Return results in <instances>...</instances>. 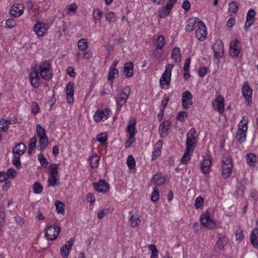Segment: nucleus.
<instances>
[{
	"label": "nucleus",
	"mask_w": 258,
	"mask_h": 258,
	"mask_svg": "<svg viewBox=\"0 0 258 258\" xmlns=\"http://www.w3.org/2000/svg\"><path fill=\"white\" fill-rule=\"evenodd\" d=\"M34 67L29 75L31 84L35 88L38 87L40 84L39 74L41 77L46 80L51 79L53 76L51 67L49 62H44L39 66L38 69Z\"/></svg>",
	"instance_id": "nucleus-1"
},
{
	"label": "nucleus",
	"mask_w": 258,
	"mask_h": 258,
	"mask_svg": "<svg viewBox=\"0 0 258 258\" xmlns=\"http://www.w3.org/2000/svg\"><path fill=\"white\" fill-rule=\"evenodd\" d=\"M173 67V65L171 64H167L166 65L165 70L160 79V86L162 88H163V86L164 84L168 86L169 85L171 81V71Z\"/></svg>",
	"instance_id": "nucleus-2"
},
{
	"label": "nucleus",
	"mask_w": 258,
	"mask_h": 258,
	"mask_svg": "<svg viewBox=\"0 0 258 258\" xmlns=\"http://www.w3.org/2000/svg\"><path fill=\"white\" fill-rule=\"evenodd\" d=\"M60 231V227L52 225L46 227L45 235L48 240H53L57 237Z\"/></svg>",
	"instance_id": "nucleus-3"
},
{
	"label": "nucleus",
	"mask_w": 258,
	"mask_h": 258,
	"mask_svg": "<svg viewBox=\"0 0 258 258\" xmlns=\"http://www.w3.org/2000/svg\"><path fill=\"white\" fill-rule=\"evenodd\" d=\"M196 131L195 129L190 130L187 134L186 141V148L192 149L195 148L197 142L196 137Z\"/></svg>",
	"instance_id": "nucleus-4"
},
{
	"label": "nucleus",
	"mask_w": 258,
	"mask_h": 258,
	"mask_svg": "<svg viewBox=\"0 0 258 258\" xmlns=\"http://www.w3.org/2000/svg\"><path fill=\"white\" fill-rule=\"evenodd\" d=\"M130 93V89L129 87H126L121 92L118 98L116 99V102L117 106V110H120V108L125 104L128 95Z\"/></svg>",
	"instance_id": "nucleus-5"
},
{
	"label": "nucleus",
	"mask_w": 258,
	"mask_h": 258,
	"mask_svg": "<svg viewBox=\"0 0 258 258\" xmlns=\"http://www.w3.org/2000/svg\"><path fill=\"white\" fill-rule=\"evenodd\" d=\"M192 95L189 91L182 93V106L183 109L187 110L192 105Z\"/></svg>",
	"instance_id": "nucleus-6"
},
{
	"label": "nucleus",
	"mask_w": 258,
	"mask_h": 258,
	"mask_svg": "<svg viewBox=\"0 0 258 258\" xmlns=\"http://www.w3.org/2000/svg\"><path fill=\"white\" fill-rule=\"evenodd\" d=\"M198 24H199V27L196 31V37L198 40L203 41L207 37V29L206 26L202 21H199Z\"/></svg>",
	"instance_id": "nucleus-7"
},
{
	"label": "nucleus",
	"mask_w": 258,
	"mask_h": 258,
	"mask_svg": "<svg viewBox=\"0 0 258 258\" xmlns=\"http://www.w3.org/2000/svg\"><path fill=\"white\" fill-rule=\"evenodd\" d=\"M239 44V41L236 39L230 42L229 53L232 57L235 58L238 56L241 49Z\"/></svg>",
	"instance_id": "nucleus-8"
},
{
	"label": "nucleus",
	"mask_w": 258,
	"mask_h": 258,
	"mask_svg": "<svg viewBox=\"0 0 258 258\" xmlns=\"http://www.w3.org/2000/svg\"><path fill=\"white\" fill-rule=\"evenodd\" d=\"M214 56L216 58L221 57L224 53V46L221 40H217L213 45Z\"/></svg>",
	"instance_id": "nucleus-9"
},
{
	"label": "nucleus",
	"mask_w": 258,
	"mask_h": 258,
	"mask_svg": "<svg viewBox=\"0 0 258 258\" xmlns=\"http://www.w3.org/2000/svg\"><path fill=\"white\" fill-rule=\"evenodd\" d=\"M111 110L109 108H106L104 110H98L94 115V120L97 122H99L102 120L106 119L109 117Z\"/></svg>",
	"instance_id": "nucleus-10"
},
{
	"label": "nucleus",
	"mask_w": 258,
	"mask_h": 258,
	"mask_svg": "<svg viewBox=\"0 0 258 258\" xmlns=\"http://www.w3.org/2000/svg\"><path fill=\"white\" fill-rule=\"evenodd\" d=\"M94 188L98 192L105 193L109 189V185L104 180H100L97 182L93 183Z\"/></svg>",
	"instance_id": "nucleus-11"
},
{
	"label": "nucleus",
	"mask_w": 258,
	"mask_h": 258,
	"mask_svg": "<svg viewBox=\"0 0 258 258\" xmlns=\"http://www.w3.org/2000/svg\"><path fill=\"white\" fill-rule=\"evenodd\" d=\"M200 221L202 225L209 229H213L216 226L215 222L208 215H202Z\"/></svg>",
	"instance_id": "nucleus-12"
},
{
	"label": "nucleus",
	"mask_w": 258,
	"mask_h": 258,
	"mask_svg": "<svg viewBox=\"0 0 258 258\" xmlns=\"http://www.w3.org/2000/svg\"><path fill=\"white\" fill-rule=\"evenodd\" d=\"M48 27L45 23L39 22L34 25L33 29L36 34L40 37L44 35Z\"/></svg>",
	"instance_id": "nucleus-13"
},
{
	"label": "nucleus",
	"mask_w": 258,
	"mask_h": 258,
	"mask_svg": "<svg viewBox=\"0 0 258 258\" xmlns=\"http://www.w3.org/2000/svg\"><path fill=\"white\" fill-rule=\"evenodd\" d=\"M24 6L21 4H14L10 10V14L14 17L20 16L24 12Z\"/></svg>",
	"instance_id": "nucleus-14"
},
{
	"label": "nucleus",
	"mask_w": 258,
	"mask_h": 258,
	"mask_svg": "<svg viewBox=\"0 0 258 258\" xmlns=\"http://www.w3.org/2000/svg\"><path fill=\"white\" fill-rule=\"evenodd\" d=\"M255 15V12L253 9L249 10L246 15V20L244 24V29L246 31H247L248 28L253 24Z\"/></svg>",
	"instance_id": "nucleus-15"
},
{
	"label": "nucleus",
	"mask_w": 258,
	"mask_h": 258,
	"mask_svg": "<svg viewBox=\"0 0 258 258\" xmlns=\"http://www.w3.org/2000/svg\"><path fill=\"white\" fill-rule=\"evenodd\" d=\"M214 107L217 108V110L220 114H222L224 111V98L221 96H218L215 103L213 104Z\"/></svg>",
	"instance_id": "nucleus-16"
},
{
	"label": "nucleus",
	"mask_w": 258,
	"mask_h": 258,
	"mask_svg": "<svg viewBox=\"0 0 258 258\" xmlns=\"http://www.w3.org/2000/svg\"><path fill=\"white\" fill-rule=\"evenodd\" d=\"M211 160L210 158H204L201 163V169L204 174H208L211 171Z\"/></svg>",
	"instance_id": "nucleus-17"
},
{
	"label": "nucleus",
	"mask_w": 258,
	"mask_h": 258,
	"mask_svg": "<svg viewBox=\"0 0 258 258\" xmlns=\"http://www.w3.org/2000/svg\"><path fill=\"white\" fill-rule=\"evenodd\" d=\"M242 94L245 99L248 102H251L252 90L247 85H244L242 88Z\"/></svg>",
	"instance_id": "nucleus-18"
},
{
	"label": "nucleus",
	"mask_w": 258,
	"mask_h": 258,
	"mask_svg": "<svg viewBox=\"0 0 258 258\" xmlns=\"http://www.w3.org/2000/svg\"><path fill=\"white\" fill-rule=\"evenodd\" d=\"M134 64L132 61L125 63L123 67V74L127 77H131L133 75V68Z\"/></svg>",
	"instance_id": "nucleus-19"
},
{
	"label": "nucleus",
	"mask_w": 258,
	"mask_h": 258,
	"mask_svg": "<svg viewBox=\"0 0 258 258\" xmlns=\"http://www.w3.org/2000/svg\"><path fill=\"white\" fill-rule=\"evenodd\" d=\"M26 150V146L23 143L18 144L13 148L12 152L14 154L20 156L23 155Z\"/></svg>",
	"instance_id": "nucleus-20"
},
{
	"label": "nucleus",
	"mask_w": 258,
	"mask_h": 258,
	"mask_svg": "<svg viewBox=\"0 0 258 258\" xmlns=\"http://www.w3.org/2000/svg\"><path fill=\"white\" fill-rule=\"evenodd\" d=\"M171 57L175 62H180L181 60V54L178 47H174L172 51Z\"/></svg>",
	"instance_id": "nucleus-21"
},
{
	"label": "nucleus",
	"mask_w": 258,
	"mask_h": 258,
	"mask_svg": "<svg viewBox=\"0 0 258 258\" xmlns=\"http://www.w3.org/2000/svg\"><path fill=\"white\" fill-rule=\"evenodd\" d=\"M162 146V141L161 140L158 141L155 145V150L152 153V160L156 159L160 155L161 150L160 148Z\"/></svg>",
	"instance_id": "nucleus-22"
},
{
	"label": "nucleus",
	"mask_w": 258,
	"mask_h": 258,
	"mask_svg": "<svg viewBox=\"0 0 258 258\" xmlns=\"http://www.w3.org/2000/svg\"><path fill=\"white\" fill-rule=\"evenodd\" d=\"M194 150L186 148V151L181 159V162L183 164H186L191 158V156Z\"/></svg>",
	"instance_id": "nucleus-23"
},
{
	"label": "nucleus",
	"mask_w": 258,
	"mask_h": 258,
	"mask_svg": "<svg viewBox=\"0 0 258 258\" xmlns=\"http://www.w3.org/2000/svg\"><path fill=\"white\" fill-rule=\"evenodd\" d=\"M256 234H258V229H254L250 235V240L251 244L254 248H258V242Z\"/></svg>",
	"instance_id": "nucleus-24"
},
{
	"label": "nucleus",
	"mask_w": 258,
	"mask_h": 258,
	"mask_svg": "<svg viewBox=\"0 0 258 258\" xmlns=\"http://www.w3.org/2000/svg\"><path fill=\"white\" fill-rule=\"evenodd\" d=\"M170 126V122L167 120L163 121L160 125L159 127V132L162 135V134H164L166 132Z\"/></svg>",
	"instance_id": "nucleus-25"
},
{
	"label": "nucleus",
	"mask_w": 258,
	"mask_h": 258,
	"mask_svg": "<svg viewBox=\"0 0 258 258\" xmlns=\"http://www.w3.org/2000/svg\"><path fill=\"white\" fill-rule=\"evenodd\" d=\"M37 139L36 137H34L29 140V145L28 147V153L29 155L32 154V152L35 150Z\"/></svg>",
	"instance_id": "nucleus-26"
},
{
	"label": "nucleus",
	"mask_w": 258,
	"mask_h": 258,
	"mask_svg": "<svg viewBox=\"0 0 258 258\" xmlns=\"http://www.w3.org/2000/svg\"><path fill=\"white\" fill-rule=\"evenodd\" d=\"M228 239L225 236H221L217 242V248L222 249L224 246L227 244Z\"/></svg>",
	"instance_id": "nucleus-27"
},
{
	"label": "nucleus",
	"mask_w": 258,
	"mask_h": 258,
	"mask_svg": "<svg viewBox=\"0 0 258 258\" xmlns=\"http://www.w3.org/2000/svg\"><path fill=\"white\" fill-rule=\"evenodd\" d=\"M198 23L196 18H190L187 21L185 29L187 31L191 32L195 28V25Z\"/></svg>",
	"instance_id": "nucleus-28"
},
{
	"label": "nucleus",
	"mask_w": 258,
	"mask_h": 258,
	"mask_svg": "<svg viewBox=\"0 0 258 258\" xmlns=\"http://www.w3.org/2000/svg\"><path fill=\"white\" fill-rule=\"evenodd\" d=\"M172 9L166 5L159 9L158 11V16L160 18L166 17Z\"/></svg>",
	"instance_id": "nucleus-29"
},
{
	"label": "nucleus",
	"mask_w": 258,
	"mask_h": 258,
	"mask_svg": "<svg viewBox=\"0 0 258 258\" xmlns=\"http://www.w3.org/2000/svg\"><path fill=\"white\" fill-rule=\"evenodd\" d=\"M238 10V4L236 2H232L229 4L228 12L230 15L232 16V14H236Z\"/></svg>",
	"instance_id": "nucleus-30"
},
{
	"label": "nucleus",
	"mask_w": 258,
	"mask_h": 258,
	"mask_svg": "<svg viewBox=\"0 0 258 258\" xmlns=\"http://www.w3.org/2000/svg\"><path fill=\"white\" fill-rule=\"evenodd\" d=\"M39 143V150L42 151L45 149L47 145L48 144V140L47 136L46 137H40Z\"/></svg>",
	"instance_id": "nucleus-31"
},
{
	"label": "nucleus",
	"mask_w": 258,
	"mask_h": 258,
	"mask_svg": "<svg viewBox=\"0 0 258 258\" xmlns=\"http://www.w3.org/2000/svg\"><path fill=\"white\" fill-rule=\"evenodd\" d=\"M136 124V119H133L130 121L127 127V131L130 135H135V125Z\"/></svg>",
	"instance_id": "nucleus-32"
},
{
	"label": "nucleus",
	"mask_w": 258,
	"mask_h": 258,
	"mask_svg": "<svg viewBox=\"0 0 258 258\" xmlns=\"http://www.w3.org/2000/svg\"><path fill=\"white\" fill-rule=\"evenodd\" d=\"M99 157L97 154H95L89 158V161L90 163L91 167L92 168H96L98 165V162L99 161Z\"/></svg>",
	"instance_id": "nucleus-33"
},
{
	"label": "nucleus",
	"mask_w": 258,
	"mask_h": 258,
	"mask_svg": "<svg viewBox=\"0 0 258 258\" xmlns=\"http://www.w3.org/2000/svg\"><path fill=\"white\" fill-rule=\"evenodd\" d=\"M246 134L245 131L240 130L237 131L236 138L240 143H242L245 141Z\"/></svg>",
	"instance_id": "nucleus-34"
},
{
	"label": "nucleus",
	"mask_w": 258,
	"mask_h": 258,
	"mask_svg": "<svg viewBox=\"0 0 258 258\" xmlns=\"http://www.w3.org/2000/svg\"><path fill=\"white\" fill-rule=\"evenodd\" d=\"M222 173L223 177L225 178L229 177L231 174V170L233 167L222 166Z\"/></svg>",
	"instance_id": "nucleus-35"
},
{
	"label": "nucleus",
	"mask_w": 258,
	"mask_h": 258,
	"mask_svg": "<svg viewBox=\"0 0 258 258\" xmlns=\"http://www.w3.org/2000/svg\"><path fill=\"white\" fill-rule=\"evenodd\" d=\"M58 164H51L49 166L50 176H58Z\"/></svg>",
	"instance_id": "nucleus-36"
},
{
	"label": "nucleus",
	"mask_w": 258,
	"mask_h": 258,
	"mask_svg": "<svg viewBox=\"0 0 258 258\" xmlns=\"http://www.w3.org/2000/svg\"><path fill=\"white\" fill-rule=\"evenodd\" d=\"M152 180L156 185H159L165 182V178L160 174H156L153 177Z\"/></svg>",
	"instance_id": "nucleus-37"
},
{
	"label": "nucleus",
	"mask_w": 258,
	"mask_h": 258,
	"mask_svg": "<svg viewBox=\"0 0 258 258\" xmlns=\"http://www.w3.org/2000/svg\"><path fill=\"white\" fill-rule=\"evenodd\" d=\"M11 122L7 120H0V128L3 132H6L8 131L10 127Z\"/></svg>",
	"instance_id": "nucleus-38"
},
{
	"label": "nucleus",
	"mask_w": 258,
	"mask_h": 258,
	"mask_svg": "<svg viewBox=\"0 0 258 258\" xmlns=\"http://www.w3.org/2000/svg\"><path fill=\"white\" fill-rule=\"evenodd\" d=\"M55 206L58 213L63 214L64 213V205L63 203L59 201H56L55 202Z\"/></svg>",
	"instance_id": "nucleus-39"
},
{
	"label": "nucleus",
	"mask_w": 258,
	"mask_h": 258,
	"mask_svg": "<svg viewBox=\"0 0 258 258\" xmlns=\"http://www.w3.org/2000/svg\"><path fill=\"white\" fill-rule=\"evenodd\" d=\"M118 74V71L117 69L110 68L108 76V80H112L115 79L117 77Z\"/></svg>",
	"instance_id": "nucleus-40"
},
{
	"label": "nucleus",
	"mask_w": 258,
	"mask_h": 258,
	"mask_svg": "<svg viewBox=\"0 0 258 258\" xmlns=\"http://www.w3.org/2000/svg\"><path fill=\"white\" fill-rule=\"evenodd\" d=\"M78 46L79 50H85L88 47L87 40L85 38L81 39L78 42Z\"/></svg>",
	"instance_id": "nucleus-41"
},
{
	"label": "nucleus",
	"mask_w": 258,
	"mask_h": 258,
	"mask_svg": "<svg viewBox=\"0 0 258 258\" xmlns=\"http://www.w3.org/2000/svg\"><path fill=\"white\" fill-rule=\"evenodd\" d=\"M58 176H49L48 179V186H54L59 184L58 182L57 177Z\"/></svg>",
	"instance_id": "nucleus-42"
},
{
	"label": "nucleus",
	"mask_w": 258,
	"mask_h": 258,
	"mask_svg": "<svg viewBox=\"0 0 258 258\" xmlns=\"http://www.w3.org/2000/svg\"><path fill=\"white\" fill-rule=\"evenodd\" d=\"M165 43V38L162 35L159 36L156 41L157 48L160 49H162L164 47Z\"/></svg>",
	"instance_id": "nucleus-43"
},
{
	"label": "nucleus",
	"mask_w": 258,
	"mask_h": 258,
	"mask_svg": "<svg viewBox=\"0 0 258 258\" xmlns=\"http://www.w3.org/2000/svg\"><path fill=\"white\" fill-rule=\"evenodd\" d=\"M222 166L233 167L232 158L229 156H225L222 159Z\"/></svg>",
	"instance_id": "nucleus-44"
},
{
	"label": "nucleus",
	"mask_w": 258,
	"mask_h": 258,
	"mask_svg": "<svg viewBox=\"0 0 258 258\" xmlns=\"http://www.w3.org/2000/svg\"><path fill=\"white\" fill-rule=\"evenodd\" d=\"M131 221V225L132 227L135 228L139 226L141 222L139 217L134 218V216L132 215L129 219Z\"/></svg>",
	"instance_id": "nucleus-45"
},
{
	"label": "nucleus",
	"mask_w": 258,
	"mask_h": 258,
	"mask_svg": "<svg viewBox=\"0 0 258 258\" xmlns=\"http://www.w3.org/2000/svg\"><path fill=\"white\" fill-rule=\"evenodd\" d=\"M33 188L35 194H39L42 191L43 186L41 185L40 183L35 182L33 185Z\"/></svg>",
	"instance_id": "nucleus-46"
},
{
	"label": "nucleus",
	"mask_w": 258,
	"mask_h": 258,
	"mask_svg": "<svg viewBox=\"0 0 258 258\" xmlns=\"http://www.w3.org/2000/svg\"><path fill=\"white\" fill-rule=\"evenodd\" d=\"M36 132L38 136L39 137H46L45 130L40 124L36 125Z\"/></svg>",
	"instance_id": "nucleus-47"
},
{
	"label": "nucleus",
	"mask_w": 258,
	"mask_h": 258,
	"mask_svg": "<svg viewBox=\"0 0 258 258\" xmlns=\"http://www.w3.org/2000/svg\"><path fill=\"white\" fill-rule=\"evenodd\" d=\"M247 162L250 166L254 165L255 156L254 154L252 153H249L246 155Z\"/></svg>",
	"instance_id": "nucleus-48"
},
{
	"label": "nucleus",
	"mask_w": 258,
	"mask_h": 258,
	"mask_svg": "<svg viewBox=\"0 0 258 258\" xmlns=\"http://www.w3.org/2000/svg\"><path fill=\"white\" fill-rule=\"evenodd\" d=\"M38 158L40 162L41 165L44 168L46 167L48 164V162L47 161L44 155L42 153H40L38 155Z\"/></svg>",
	"instance_id": "nucleus-49"
},
{
	"label": "nucleus",
	"mask_w": 258,
	"mask_h": 258,
	"mask_svg": "<svg viewBox=\"0 0 258 258\" xmlns=\"http://www.w3.org/2000/svg\"><path fill=\"white\" fill-rule=\"evenodd\" d=\"M69 249V248L68 247L64 245L61 247L60 249V253L63 258H68L69 254L71 250V249Z\"/></svg>",
	"instance_id": "nucleus-50"
},
{
	"label": "nucleus",
	"mask_w": 258,
	"mask_h": 258,
	"mask_svg": "<svg viewBox=\"0 0 258 258\" xmlns=\"http://www.w3.org/2000/svg\"><path fill=\"white\" fill-rule=\"evenodd\" d=\"M105 17L106 20L109 23L114 22L116 21L115 15L113 12L107 13Z\"/></svg>",
	"instance_id": "nucleus-51"
},
{
	"label": "nucleus",
	"mask_w": 258,
	"mask_h": 258,
	"mask_svg": "<svg viewBox=\"0 0 258 258\" xmlns=\"http://www.w3.org/2000/svg\"><path fill=\"white\" fill-rule=\"evenodd\" d=\"M126 163L130 169H133L135 166V160L132 155L128 156Z\"/></svg>",
	"instance_id": "nucleus-52"
},
{
	"label": "nucleus",
	"mask_w": 258,
	"mask_h": 258,
	"mask_svg": "<svg viewBox=\"0 0 258 258\" xmlns=\"http://www.w3.org/2000/svg\"><path fill=\"white\" fill-rule=\"evenodd\" d=\"M159 195L158 191V189L156 187L154 188L153 191L152 192L151 196V200L152 202H155L159 199Z\"/></svg>",
	"instance_id": "nucleus-53"
},
{
	"label": "nucleus",
	"mask_w": 258,
	"mask_h": 258,
	"mask_svg": "<svg viewBox=\"0 0 258 258\" xmlns=\"http://www.w3.org/2000/svg\"><path fill=\"white\" fill-rule=\"evenodd\" d=\"M204 205V199L199 196L197 197L195 200V206L196 208L198 209L201 208Z\"/></svg>",
	"instance_id": "nucleus-54"
},
{
	"label": "nucleus",
	"mask_w": 258,
	"mask_h": 258,
	"mask_svg": "<svg viewBox=\"0 0 258 258\" xmlns=\"http://www.w3.org/2000/svg\"><path fill=\"white\" fill-rule=\"evenodd\" d=\"M107 138V134L102 133L99 134L97 137V140L102 144H105Z\"/></svg>",
	"instance_id": "nucleus-55"
},
{
	"label": "nucleus",
	"mask_w": 258,
	"mask_h": 258,
	"mask_svg": "<svg viewBox=\"0 0 258 258\" xmlns=\"http://www.w3.org/2000/svg\"><path fill=\"white\" fill-rule=\"evenodd\" d=\"M188 115V113L187 112L183 111L178 112L177 116H176V119L182 122L184 120V118L187 117Z\"/></svg>",
	"instance_id": "nucleus-56"
},
{
	"label": "nucleus",
	"mask_w": 258,
	"mask_h": 258,
	"mask_svg": "<svg viewBox=\"0 0 258 258\" xmlns=\"http://www.w3.org/2000/svg\"><path fill=\"white\" fill-rule=\"evenodd\" d=\"M93 17L95 20H100L102 17V13L99 9H96L93 11Z\"/></svg>",
	"instance_id": "nucleus-57"
},
{
	"label": "nucleus",
	"mask_w": 258,
	"mask_h": 258,
	"mask_svg": "<svg viewBox=\"0 0 258 258\" xmlns=\"http://www.w3.org/2000/svg\"><path fill=\"white\" fill-rule=\"evenodd\" d=\"M16 21L14 19H9L6 21V27L8 28H12L15 26Z\"/></svg>",
	"instance_id": "nucleus-58"
},
{
	"label": "nucleus",
	"mask_w": 258,
	"mask_h": 258,
	"mask_svg": "<svg viewBox=\"0 0 258 258\" xmlns=\"http://www.w3.org/2000/svg\"><path fill=\"white\" fill-rule=\"evenodd\" d=\"M39 108L38 104L36 102H33L31 105V112L34 115L38 113Z\"/></svg>",
	"instance_id": "nucleus-59"
},
{
	"label": "nucleus",
	"mask_w": 258,
	"mask_h": 258,
	"mask_svg": "<svg viewBox=\"0 0 258 258\" xmlns=\"http://www.w3.org/2000/svg\"><path fill=\"white\" fill-rule=\"evenodd\" d=\"M12 162L18 168H19L21 167L20 158L19 156L15 155L13 159Z\"/></svg>",
	"instance_id": "nucleus-60"
},
{
	"label": "nucleus",
	"mask_w": 258,
	"mask_h": 258,
	"mask_svg": "<svg viewBox=\"0 0 258 258\" xmlns=\"http://www.w3.org/2000/svg\"><path fill=\"white\" fill-rule=\"evenodd\" d=\"M74 84L72 82L68 83L66 86V94L74 93Z\"/></svg>",
	"instance_id": "nucleus-61"
},
{
	"label": "nucleus",
	"mask_w": 258,
	"mask_h": 258,
	"mask_svg": "<svg viewBox=\"0 0 258 258\" xmlns=\"http://www.w3.org/2000/svg\"><path fill=\"white\" fill-rule=\"evenodd\" d=\"M236 240L241 241L244 238L243 232L241 230H238L235 233Z\"/></svg>",
	"instance_id": "nucleus-62"
},
{
	"label": "nucleus",
	"mask_w": 258,
	"mask_h": 258,
	"mask_svg": "<svg viewBox=\"0 0 258 258\" xmlns=\"http://www.w3.org/2000/svg\"><path fill=\"white\" fill-rule=\"evenodd\" d=\"M247 122L243 123L242 120H241L238 124V130L246 132L247 130Z\"/></svg>",
	"instance_id": "nucleus-63"
},
{
	"label": "nucleus",
	"mask_w": 258,
	"mask_h": 258,
	"mask_svg": "<svg viewBox=\"0 0 258 258\" xmlns=\"http://www.w3.org/2000/svg\"><path fill=\"white\" fill-rule=\"evenodd\" d=\"M6 174L8 175V178L9 177L14 178L16 176V171L13 168H9L8 170L7 173Z\"/></svg>",
	"instance_id": "nucleus-64"
}]
</instances>
